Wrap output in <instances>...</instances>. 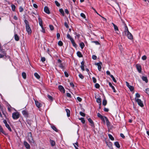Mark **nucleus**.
<instances>
[{"instance_id":"nucleus-1","label":"nucleus","mask_w":149,"mask_h":149,"mask_svg":"<svg viewBox=\"0 0 149 149\" xmlns=\"http://www.w3.org/2000/svg\"><path fill=\"white\" fill-rule=\"evenodd\" d=\"M125 30L124 32L125 35L127 36V38L131 40H133V37L132 34L129 31L128 28L126 25L125 23Z\"/></svg>"},{"instance_id":"nucleus-2","label":"nucleus","mask_w":149,"mask_h":149,"mask_svg":"<svg viewBox=\"0 0 149 149\" xmlns=\"http://www.w3.org/2000/svg\"><path fill=\"white\" fill-rule=\"evenodd\" d=\"M24 22L26 24V31H27L28 34H30L31 33V30L29 24V23L27 20L25 19L24 20Z\"/></svg>"},{"instance_id":"nucleus-3","label":"nucleus","mask_w":149,"mask_h":149,"mask_svg":"<svg viewBox=\"0 0 149 149\" xmlns=\"http://www.w3.org/2000/svg\"><path fill=\"white\" fill-rule=\"evenodd\" d=\"M27 139L29 141L30 143H33L34 142L31 132H29L27 134Z\"/></svg>"},{"instance_id":"nucleus-4","label":"nucleus","mask_w":149,"mask_h":149,"mask_svg":"<svg viewBox=\"0 0 149 149\" xmlns=\"http://www.w3.org/2000/svg\"><path fill=\"white\" fill-rule=\"evenodd\" d=\"M13 118L14 119H17L19 117V114L18 112H14L12 114Z\"/></svg>"},{"instance_id":"nucleus-5","label":"nucleus","mask_w":149,"mask_h":149,"mask_svg":"<svg viewBox=\"0 0 149 149\" xmlns=\"http://www.w3.org/2000/svg\"><path fill=\"white\" fill-rule=\"evenodd\" d=\"M135 100L136 102H137L139 106H141V107H143V104L141 100L137 98H135Z\"/></svg>"},{"instance_id":"nucleus-6","label":"nucleus","mask_w":149,"mask_h":149,"mask_svg":"<svg viewBox=\"0 0 149 149\" xmlns=\"http://www.w3.org/2000/svg\"><path fill=\"white\" fill-rule=\"evenodd\" d=\"M95 65L98 66V69L99 71H100L102 68L101 65H102V63L100 62L99 63H95Z\"/></svg>"},{"instance_id":"nucleus-7","label":"nucleus","mask_w":149,"mask_h":149,"mask_svg":"<svg viewBox=\"0 0 149 149\" xmlns=\"http://www.w3.org/2000/svg\"><path fill=\"white\" fill-rule=\"evenodd\" d=\"M22 113L25 117L27 118L29 117V113L27 111L25 110H23L22 111Z\"/></svg>"},{"instance_id":"nucleus-8","label":"nucleus","mask_w":149,"mask_h":149,"mask_svg":"<svg viewBox=\"0 0 149 149\" xmlns=\"http://www.w3.org/2000/svg\"><path fill=\"white\" fill-rule=\"evenodd\" d=\"M136 67L139 72L141 73V65L137 64L136 65Z\"/></svg>"},{"instance_id":"nucleus-9","label":"nucleus","mask_w":149,"mask_h":149,"mask_svg":"<svg viewBox=\"0 0 149 149\" xmlns=\"http://www.w3.org/2000/svg\"><path fill=\"white\" fill-rule=\"evenodd\" d=\"M97 116L100 118L101 119V120L103 121V122L104 123H105V120H104V117L102 116V115H101L99 113H97Z\"/></svg>"},{"instance_id":"nucleus-10","label":"nucleus","mask_w":149,"mask_h":149,"mask_svg":"<svg viewBox=\"0 0 149 149\" xmlns=\"http://www.w3.org/2000/svg\"><path fill=\"white\" fill-rule=\"evenodd\" d=\"M44 11L47 14H49L50 12L49 8L47 6H45L44 8Z\"/></svg>"},{"instance_id":"nucleus-11","label":"nucleus","mask_w":149,"mask_h":149,"mask_svg":"<svg viewBox=\"0 0 149 149\" xmlns=\"http://www.w3.org/2000/svg\"><path fill=\"white\" fill-rule=\"evenodd\" d=\"M35 101L36 105L38 108H40L42 106V104L38 101L35 100Z\"/></svg>"},{"instance_id":"nucleus-12","label":"nucleus","mask_w":149,"mask_h":149,"mask_svg":"<svg viewBox=\"0 0 149 149\" xmlns=\"http://www.w3.org/2000/svg\"><path fill=\"white\" fill-rule=\"evenodd\" d=\"M24 145L27 149H29L30 148L29 145L25 141H24Z\"/></svg>"},{"instance_id":"nucleus-13","label":"nucleus","mask_w":149,"mask_h":149,"mask_svg":"<svg viewBox=\"0 0 149 149\" xmlns=\"http://www.w3.org/2000/svg\"><path fill=\"white\" fill-rule=\"evenodd\" d=\"M58 89L61 92H63V93H64L65 92V89L62 86H58Z\"/></svg>"},{"instance_id":"nucleus-14","label":"nucleus","mask_w":149,"mask_h":149,"mask_svg":"<svg viewBox=\"0 0 149 149\" xmlns=\"http://www.w3.org/2000/svg\"><path fill=\"white\" fill-rule=\"evenodd\" d=\"M38 20L39 24L41 26V27H42L43 26L42 25V21L41 18L40 17H39Z\"/></svg>"},{"instance_id":"nucleus-15","label":"nucleus","mask_w":149,"mask_h":149,"mask_svg":"<svg viewBox=\"0 0 149 149\" xmlns=\"http://www.w3.org/2000/svg\"><path fill=\"white\" fill-rule=\"evenodd\" d=\"M88 120L89 122L91 123V125L92 127H94V124L92 120L90 118H89L88 119Z\"/></svg>"},{"instance_id":"nucleus-16","label":"nucleus","mask_w":149,"mask_h":149,"mask_svg":"<svg viewBox=\"0 0 149 149\" xmlns=\"http://www.w3.org/2000/svg\"><path fill=\"white\" fill-rule=\"evenodd\" d=\"M142 79L143 81H145V82L147 83L148 81V80L147 77L142 76Z\"/></svg>"},{"instance_id":"nucleus-17","label":"nucleus","mask_w":149,"mask_h":149,"mask_svg":"<svg viewBox=\"0 0 149 149\" xmlns=\"http://www.w3.org/2000/svg\"><path fill=\"white\" fill-rule=\"evenodd\" d=\"M104 118H104L105 121V120L106 122L107 125V126L108 127H109L110 126V123H109L108 119L106 117H104Z\"/></svg>"},{"instance_id":"nucleus-18","label":"nucleus","mask_w":149,"mask_h":149,"mask_svg":"<svg viewBox=\"0 0 149 149\" xmlns=\"http://www.w3.org/2000/svg\"><path fill=\"white\" fill-rule=\"evenodd\" d=\"M105 142L107 144V146L111 148L112 147V144L111 142H107V141H106Z\"/></svg>"},{"instance_id":"nucleus-19","label":"nucleus","mask_w":149,"mask_h":149,"mask_svg":"<svg viewBox=\"0 0 149 149\" xmlns=\"http://www.w3.org/2000/svg\"><path fill=\"white\" fill-rule=\"evenodd\" d=\"M50 143L51 144V146H54L55 145V142L54 141L50 140Z\"/></svg>"},{"instance_id":"nucleus-20","label":"nucleus","mask_w":149,"mask_h":149,"mask_svg":"<svg viewBox=\"0 0 149 149\" xmlns=\"http://www.w3.org/2000/svg\"><path fill=\"white\" fill-rule=\"evenodd\" d=\"M112 24L114 26L115 31H118V29L117 26L113 23H112Z\"/></svg>"},{"instance_id":"nucleus-21","label":"nucleus","mask_w":149,"mask_h":149,"mask_svg":"<svg viewBox=\"0 0 149 149\" xmlns=\"http://www.w3.org/2000/svg\"><path fill=\"white\" fill-rule=\"evenodd\" d=\"M109 86L110 87H111L112 88L113 90V91L114 93H115L116 92V90L115 89L114 87L112 85L111 83L109 82Z\"/></svg>"},{"instance_id":"nucleus-22","label":"nucleus","mask_w":149,"mask_h":149,"mask_svg":"<svg viewBox=\"0 0 149 149\" xmlns=\"http://www.w3.org/2000/svg\"><path fill=\"white\" fill-rule=\"evenodd\" d=\"M97 102L100 103V106L101 104V99L100 98H98L96 100Z\"/></svg>"},{"instance_id":"nucleus-23","label":"nucleus","mask_w":149,"mask_h":149,"mask_svg":"<svg viewBox=\"0 0 149 149\" xmlns=\"http://www.w3.org/2000/svg\"><path fill=\"white\" fill-rule=\"evenodd\" d=\"M66 112L67 113V116L68 117H69L70 115V111L68 109H65Z\"/></svg>"},{"instance_id":"nucleus-24","label":"nucleus","mask_w":149,"mask_h":149,"mask_svg":"<svg viewBox=\"0 0 149 149\" xmlns=\"http://www.w3.org/2000/svg\"><path fill=\"white\" fill-rule=\"evenodd\" d=\"M114 144L115 146L118 148H119L120 147V146L119 143L118 142H116L114 143Z\"/></svg>"},{"instance_id":"nucleus-25","label":"nucleus","mask_w":149,"mask_h":149,"mask_svg":"<svg viewBox=\"0 0 149 149\" xmlns=\"http://www.w3.org/2000/svg\"><path fill=\"white\" fill-rule=\"evenodd\" d=\"M15 39L17 41H18L19 40V37L17 34H15Z\"/></svg>"},{"instance_id":"nucleus-26","label":"nucleus","mask_w":149,"mask_h":149,"mask_svg":"<svg viewBox=\"0 0 149 149\" xmlns=\"http://www.w3.org/2000/svg\"><path fill=\"white\" fill-rule=\"evenodd\" d=\"M35 77L38 79H39L40 78V76L37 73H35L34 74Z\"/></svg>"},{"instance_id":"nucleus-27","label":"nucleus","mask_w":149,"mask_h":149,"mask_svg":"<svg viewBox=\"0 0 149 149\" xmlns=\"http://www.w3.org/2000/svg\"><path fill=\"white\" fill-rule=\"evenodd\" d=\"M128 88H129L130 91H133L134 89V87L133 86L130 85L129 87H128Z\"/></svg>"},{"instance_id":"nucleus-28","label":"nucleus","mask_w":149,"mask_h":149,"mask_svg":"<svg viewBox=\"0 0 149 149\" xmlns=\"http://www.w3.org/2000/svg\"><path fill=\"white\" fill-rule=\"evenodd\" d=\"M77 56L79 57H82L83 56L81 54V53L79 51H78L77 52Z\"/></svg>"},{"instance_id":"nucleus-29","label":"nucleus","mask_w":149,"mask_h":149,"mask_svg":"<svg viewBox=\"0 0 149 149\" xmlns=\"http://www.w3.org/2000/svg\"><path fill=\"white\" fill-rule=\"evenodd\" d=\"M22 76L23 78L24 79H26V74L24 72H23L22 73Z\"/></svg>"},{"instance_id":"nucleus-30","label":"nucleus","mask_w":149,"mask_h":149,"mask_svg":"<svg viewBox=\"0 0 149 149\" xmlns=\"http://www.w3.org/2000/svg\"><path fill=\"white\" fill-rule=\"evenodd\" d=\"M0 131L2 132L3 134H6L5 133V132L3 131L2 128L1 127V126L0 125Z\"/></svg>"},{"instance_id":"nucleus-31","label":"nucleus","mask_w":149,"mask_h":149,"mask_svg":"<svg viewBox=\"0 0 149 149\" xmlns=\"http://www.w3.org/2000/svg\"><path fill=\"white\" fill-rule=\"evenodd\" d=\"M73 145L75 149H76L77 148H78L77 147H78L79 146L78 143L77 142L75 143H73Z\"/></svg>"},{"instance_id":"nucleus-32","label":"nucleus","mask_w":149,"mask_h":149,"mask_svg":"<svg viewBox=\"0 0 149 149\" xmlns=\"http://www.w3.org/2000/svg\"><path fill=\"white\" fill-rule=\"evenodd\" d=\"M107 104V100L104 99V100L102 102V104L103 105L105 106Z\"/></svg>"},{"instance_id":"nucleus-33","label":"nucleus","mask_w":149,"mask_h":149,"mask_svg":"<svg viewBox=\"0 0 149 149\" xmlns=\"http://www.w3.org/2000/svg\"><path fill=\"white\" fill-rule=\"evenodd\" d=\"M80 45L81 48L82 49L85 46V45L84 43L83 42H81L80 44Z\"/></svg>"},{"instance_id":"nucleus-34","label":"nucleus","mask_w":149,"mask_h":149,"mask_svg":"<svg viewBox=\"0 0 149 149\" xmlns=\"http://www.w3.org/2000/svg\"><path fill=\"white\" fill-rule=\"evenodd\" d=\"M108 136L109 137V138L112 141H113L114 140V138L113 137V136L110 134H108Z\"/></svg>"},{"instance_id":"nucleus-35","label":"nucleus","mask_w":149,"mask_h":149,"mask_svg":"<svg viewBox=\"0 0 149 149\" xmlns=\"http://www.w3.org/2000/svg\"><path fill=\"white\" fill-rule=\"evenodd\" d=\"M59 11L60 13L63 16L64 15V13L63 10L62 9H59Z\"/></svg>"},{"instance_id":"nucleus-36","label":"nucleus","mask_w":149,"mask_h":149,"mask_svg":"<svg viewBox=\"0 0 149 149\" xmlns=\"http://www.w3.org/2000/svg\"><path fill=\"white\" fill-rule=\"evenodd\" d=\"M47 97H48L49 99L51 101H52L53 100V98L51 96H50L49 95H47Z\"/></svg>"},{"instance_id":"nucleus-37","label":"nucleus","mask_w":149,"mask_h":149,"mask_svg":"<svg viewBox=\"0 0 149 149\" xmlns=\"http://www.w3.org/2000/svg\"><path fill=\"white\" fill-rule=\"evenodd\" d=\"M51 127L52 128V129L54 130L55 131H56V132H57V131L58 130L57 129V128H56V127L55 126H54V125L52 126H51Z\"/></svg>"},{"instance_id":"nucleus-38","label":"nucleus","mask_w":149,"mask_h":149,"mask_svg":"<svg viewBox=\"0 0 149 149\" xmlns=\"http://www.w3.org/2000/svg\"><path fill=\"white\" fill-rule=\"evenodd\" d=\"M5 126L8 128V129L10 131H12L10 127V126L8 124L6 125H5Z\"/></svg>"},{"instance_id":"nucleus-39","label":"nucleus","mask_w":149,"mask_h":149,"mask_svg":"<svg viewBox=\"0 0 149 149\" xmlns=\"http://www.w3.org/2000/svg\"><path fill=\"white\" fill-rule=\"evenodd\" d=\"M79 119L81 120V122L83 123L84 124L85 123V121L84 118H79Z\"/></svg>"},{"instance_id":"nucleus-40","label":"nucleus","mask_w":149,"mask_h":149,"mask_svg":"<svg viewBox=\"0 0 149 149\" xmlns=\"http://www.w3.org/2000/svg\"><path fill=\"white\" fill-rule=\"evenodd\" d=\"M110 77L112 78V79L114 82H116V80L115 79V78L113 76V75H110Z\"/></svg>"},{"instance_id":"nucleus-41","label":"nucleus","mask_w":149,"mask_h":149,"mask_svg":"<svg viewBox=\"0 0 149 149\" xmlns=\"http://www.w3.org/2000/svg\"><path fill=\"white\" fill-rule=\"evenodd\" d=\"M3 54H0V58H2L4 57V56L6 55L5 52H3Z\"/></svg>"},{"instance_id":"nucleus-42","label":"nucleus","mask_w":149,"mask_h":149,"mask_svg":"<svg viewBox=\"0 0 149 149\" xmlns=\"http://www.w3.org/2000/svg\"><path fill=\"white\" fill-rule=\"evenodd\" d=\"M81 16L84 19H85L86 18V17L85 15L83 13H81L80 14Z\"/></svg>"},{"instance_id":"nucleus-43","label":"nucleus","mask_w":149,"mask_h":149,"mask_svg":"<svg viewBox=\"0 0 149 149\" xmlns=\"http://www.w3.org/2000/svg\"><path fill=\"white\" fill-rule=\"evenodd\" d=\"M95 87L97 88H98L100 87V85L99 84L97 83H96L95 84Z\"/></svg>"},{"instance_id":"nucleus-44","label":"nucleus","mask_w":149,"mask_h":149,"mask_svg":"<svg viewBox=\"0 0 149 149\" xmlns=\"http://www.w3.org/2000/svg\"><path fill=\"white\" fill-rule=\"evenodd\" d=\"M11 7L12 8V10L13 11H14L15 9V6L14 5H11Z\"/></svg>"},{"instance_id":"nucleus-45","label":"nucleus","mask_w":149,"mask_h":149,"mask_svg":"<svg viewBox=\"0 0 149 149\" xmlns=\"http://www.w3.org/2000/svg\"><path fill=\"white\" fill-rule=\"evenodd\" d=\"M58 44L60 46H62L63 45V43L61 41H60L58 42Z\"/></svg>"},{"instance_id":"nucleus-46","label":"nucleus","mask_w":149,"mask_h":149,"mask_svg":"<svg viewBox=\"0 0 149 149\" xmlns=\"http://www.w3.org/2000/svg\"><path fill=\"white\" fill-rule=\"evenodd\" d=\"M49 27H50V30L51 31H52L54 29V27L52 25H50L49 26Z\"/></svg>"},{"instance_id":"nucleus-47","label":"nucleus","mask_w":149,"mask_h":149,"mask_svg":"<svg viewBox=\"0 0 149 149\" xmlns=\"http://www.w3.org/2000/svg\"><path fill=\"white\" fill-rule=\"evenodd\" d=\"M55 3L56 4V5L57 6L59 7L60 6V4L58 3V2L57 1H55Z\"/></svg>"},{"instance_id":"nucleus-48","label":"nucleus","mask_w":149,"mask_h":149,"mask_svg":"<svg viewBox=\"0 0 149 149\" xmlns=\"http://www.w3.org/2000/svg\"><path fill=\"white\" fill-rule=\"evenodd\" d=\"M67 37L70 40H71L72 39H73L70 36V35L68 34H67Z\"/></svg>"},{"instance_id":"nucleus-49","label":"nucleus","mask_w":149,"mask_h":149,"mask_svg":"<svg viewBox=\"0 0 149 149\" xmlns=\"http://www.w3.org/2000/svg\"><path fill=\"white\" fill-rule=\"evenodd\" d=\"M79 113H80V114L82 116H83L84 117L85 116V114L84 113H83L82 112H80Z\"/></svg>"},{"instance_id":"nucleus-50","label":"nucleus","mask_w":149,"mask_h":149,"mask_svg":"<svg viewBox=\"0 0 149 149\" xmlns=\"http://www.w3.org/2000/svg\"><path fill=\"white\" fill-rule=\"evenodd\" d=\"M147 58L146 56V55H144L142 57V59L143 60H146Z\"/></svg>"},{"instance_id":"nucleus-51","label":"nucleus","mask_w":149,"mask_h":149,"mask_svg":"<svg viewBox=\"0 0 149 149\" xmlns=\"http://www.w3.org/2000/svg\"><path fill=\"white\" fill-rule=\"evenodd\" d=\"M146 93L149 96V88H148L146 89Z\"/></svg>"},{"instance_id":"nucleus-52","label":"nucleus","mask_w":149,"mask_h":149,"mask_svg":"<svg viewBox=\"0 0 149 149\" xmlns=\"http://www.w3.org/2000/svg\"><path fill=\"white\" fill-rule=\"evenodd\" d=\"M45 58L44 57H41V61L43 62L45 61Z\"/></svg>"},{"instance_id":"nucleus-53","label":"nucleus","mask_w":149,"mask_h":149,"mask_svg":"<svg viewBox=\"0 0 149 149\" xmlns=\"http://www.w3.org/2000/svg\"><path fill=\"white\" fill-rule=\"evenodd\" d=\"M92 58L94 60H96L97 59V56L95 55H93L92 56Z\"/></svg>"},{"instance_id":"nucleus-54","label":"nucleus","mask_w":149,"mask_h":149,"mask_svg":"<svg viewBox=\"0 0 149 149\" xmlns=\"http://www.w3.org/2000/svg\"><path fill=\"white\" fill-rule=\"evenodd\" d=\"M77 100L79 102H81L82 101V99L79 97H77Z\"/></svg>"},{"instance_id":"nucleus-55","label":"nucleus","mask_w":149,"mask_h":149,"mask_svg":"<svg viewBox=\"0 0 149 149\" xmlns=\"http://www.w3.org/2000/svg\"><path fill=\"white\" fill-rule=\"evenodd\" d=\"M92 79H93V82L94 83H96V79L94 77H93L92 78Z\"/></svg>"},{"instance_id":"nucleus-56","label":"nucleus","mask_w":149,"mask_h":149,"mask_svg":"<svg viewBox=\"0 0 149 149\" xmlns=\"http://www.w3.org/2000/svg\"><path fill=\"white\" fill-rule=\"evenodd\" d=\"M79 77L80 78H81L82 79H83L84 78V76L82 75V74H79Z\"/></svg>"},{"instance_id":"nucleus-57","label":"nucleus","mask_w":149,"mask_h":149,"mask_svg":"<svg viewBox=\"0 0 149 149\" xmlns=\"http://www.w3.org/2000/svg\"><path fill=\"white\" fill-rule=\"evenodd\" d=\"M64 25L67 28H69V26H68V25L67 24V23L66 22H65V23H64Z\"/></svg>"},{"instance_id":"nucleus-58","label":"nucleus","mask_w":149,"mask_h":149,"mask_svg":"<svg viewBox=\"0 0 149 149\" xmlns=\"http://www.w3.org/2000/svg\"><path fill=\"white\" fill-rule=\"evenodd\" d=\"M59 66L62 69H63L64 68V66H63L61 63H60Z\"/></svg>"},{"instance_id":"nucleus-59","label":"nucleus","mask_w":149,"mask_h":149,"mask_svg":"<svg viewBox=\"0 0 149 149\" xmlns=\"http://www.w3.org/2000/svg\"><path fill=\"white\" fill-rule=\"evenodd\" d=\"M64 74H65V76L66 77H68L69 74H68V73L66 72L65 71L64 72Z\"/></svg>"},{"instance_id":"nucleus-60","label":"nucleus","mask_w":149,"mask_h":149,"mask_svg":"<svg viewBox=\"0 0 149 149\" xmlns=\"http://www.w3.org/2000/svg\"><path fill=\"white\" fill-rule=\"evenodd\" d=\"M136 98H139L140 97V95L138 93H136Z\"/></svg>"},{"instance_id":"nucleus-61","label":"nucleus","mask_w":149,"mask_h":149,"mask_svg":"<svg viewBox=\"0 0 149 149\" xmlns=\"http://www.w3.org/2000/svg\"><path fill=\"white\" fill-rule=\"evenodd\" d=\"M19 11L21 12H22L23 10V8L21 6L19 8Z\"/></svg>"},{"instance_id":"nucleus-62","label":"nucleus","mask_w":149,"mask_h":149,"mask_svg":"<svg viewBox=\"0 0 149 149\" xmlns=\"http://www.w3.org/2000/svg\"><path fill=\"white\" fill-rule=\"evenodd\" d=\"M41 27L42 29V32L43 33H45V29H44L43 26H42V27Z\"/></svg>"},{"instance_id":"nucleus-63","label":"nucleus","mask_w":149,"mask_h":149,"mask_svg":"<svg viewBox=\"0 0 149 149\" xmlns=\"http://www.w3.org/2000/svg\"><path fill=\"white\" fill-rule=\"evenodd\" d=\"M70 86H72V88H74V86L73 83L71 82L70 83Z\"/></svg>"},{"instance_id":"nucleus-64","label":"nucleus","mask_w":149,"mask_h":149,"mask_svg":"<svg viewBox=\"0 0 149 149\" xmlns=\"http://www.w3.org/2000/svg\"><path fill=\"white\" fill-rule=\"evenodd\" d=\"M81 68L83 71H84L85 70L84 65H81Z\"/></svg>"}]
</instances>
